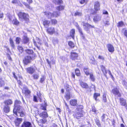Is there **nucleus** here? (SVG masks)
Here are the masks:
<instances>
[{"instance_id": "f257e3e1", "label": "nucleus", "mask_w": 127, "mask_h": 127, "mask_svg": "<svg viewBox=\"0 0 127 127\" xmlns=\"http://www.w3.org/2000/svg\"><path fill=\"white\" fill-rule=\"evenodd\" d=\"M80 85L82 88L87 89V93L91 92L92 91L93 89H95V85L92 84L91 86L89 87L87 83L83 81H81L80 82Z\"/></svg>"}, {"instance_id": "f03ea898", "label": "nucleus", "mask_w": 127, "mask_h": 127, "mask_svg": "<svg viewBox=\"0 0 127 127\" xmlns=\"http://www.w3.org/2000/svg\"><path fill=\"white\" fill-rule=\"evenodd\" d=\"M17 15L19 19L23 20L26 23L29 22L30 16L28 13L22 11H20Z\"/></svg>"}, {"instance_id": "7ed1b4c3", "label": "nucleus", "mask_w": 127, "mask_h": 127, "mask_svg": "<svg viewBox=\"0 0 127 127\" xmlns=\"http://www.w3.org/2000/svg\"><path fill=\"white\" fill-rule=\"evenodd\" d=\"M36 57L35 54H34L32 57L29 55L26 56L23 59V63L24 65H27L31 62L32 60L34 59Z\"/></svg>"}, {"instance_id": "20e7f679", "label": "nucleus", "mask_w": 127, "mask_h": 127, "mask_svg": "<svg viewBox=\"0 0 127 127\" xmlns=\"http://www.w3.org/2000/svg\"><path fill=\"white\" fill-rule=\"evenodd\" d=\"M100 3L99 1H95L94 4V11L91 13V14L94 15L96 14L98 11L100 10Z\"/></svg>"}, {"instance_id": "39448f33", "label": "nucleus", "mask_w": 127, "mask_h": 127, "mask_svg": "<svg viewBox=\"0 0 127 127\" xmlns=\"http://www.w3.org/2000/svg\"><path fill=\"white\" fill-rule=\"evenodd\" d=\"M37 69V68L35 65L33 66H31L26 68V70L27 73L29 74L32 75L35 72L36 70Z\"/></svg>"}, {"instance_id": "423d86ee", "label": "nucleus", "mask_w": 127, "mask_h": 127, "mask_svg": "<svg viewBox=\"0 0 127 127\" xmlns=\"http://www.w3.org/2000/svg\"><path fill=\"white\" fill-rule=\"evenodd\" d=\"M36 41L35 40H33V42L34 45L36 46L37 49L39 50H40V46L41 45L42 43L41 42V39L38 37H36Z\"/></svg>"}, {"instance_id": "0eeeda50", "label": "nucleus", "mask_w": 127, "mask_h": 127, "mask_svg": "<svg viewBox=\"0 0 127 127\" xmlns=\"http://www.w3.org/2000/svg\"><path fill=\"white\" fill-rule=\"evenodd\" d=\"M111 92L115 95H117L118 97L121 96V94L120 92L119 89L117 87H115L112 90Z\"/></svg>"}, {"instance_id": "6e6552de", "label": "nucleus", "mask_w": 127, "mask_h": 127, "mask_svg": "<svg viewBox=\"0 0 127 127\" xmlns=\"http://www.w3.org/2000/svg\"><path fill=\"white\" fill-rule=\"evenodd\" d=\"M22 92L26 96H28L30 95L31 91L27 86L23 87L22 90Z\"/></svg>"}, {"instance_id": "1a4fd4ad", "label": "nucleus", "mask_w": 127, "mask_h": 127, "mask_svg": "<svg viewBox=\"0 0 127 127\" xmlns=\"http://www.w3.org/2000/svg\"><path fill=\"white\" fill-rule=\"evenodd\" d=\"M78 53L73 52L70 53V58L72 60L75 61L78 59Z\"/></svg>"}, {"instance_id": "9d476101", "label": "nucleus", "mask_w": 127, "mask_h": 127, "mask_svg": "<svg viewBox=\"0 0 127 127\" xmlns=\"http://www.w3.org/2000/svg\"><path fill=\"white\" fill-rule=\"evenodd\" d=\"M46 28V31L47 33L51 35L55 33V28L54 27H51Z\"/></svg>"}, {"instance_id": "9b49d317", "label": "nucleus", "mask_w": 127, "mask_h": 127, "mask_svg": "<svg viewBox=\"0 0 127 127\" xmlns=\"http://www.w3.org/2000/svg\"><path fill=\"white\" fill-rule=\"evenodd\" d=\"M83 26L85 27L84 29L87 31H89V28H95L94 26L92 25H91L89 24L88 23H84Z\"/></svg>"}, {"instance_id": "f8f14e48", "label": "nucleus", "mask_w": 127, "mask_h": 127, "mask_svg": "<svg viewBox=\"0 0 127 127\" xmlns=\"http://www.w3.org/2000/svg\"><path fill=\"white\" fill-rule=\"evenodd\" d=\"M100 70L102 72L103 75L106 77H107V74L108 70L106 68L105 66L103 65H101L100 66Z\"/></svg>"}, {"instance_id": "ddd939ff", "label": "nucleus", "mask_w": 127, "mask_h": 127, "mask_svg": "<svg viewBox=\"0 0 127 127\" xmlns=\"http://www.w3.org/2000/svg\"><path fill=\"white\" fill-rule=\"evenodd\" d=\"M28 2L29 4L27 3L26 2H24L23 3L25 5V7L27 8L30 9H32V8L30 4L32 3L33 2V1L32 0H26Z\"/></svg>"}, {"instance_id": "4468645a", "label": "nucleus", "mask_w": 127, "mask_h": 127, "mask_svg": "<svg viewBox=\"0 0 127 127\" xmlns=\"http://www.w3.org/2000/svg\"><path fill=\"white\" fill-rule=\"evenodd\" d=\"M21 127H32V126L30 122L25 121L23 123Z\"/></svg>"}, {"instance_id": "2eb2a0df", "label": "nucleus", "mask_w": 127, "mask_h": 127, "mask_svg": "<svg viewBox=\"0 0 127 127\" xmlns=\"http://www.w3.org/2000/svg\"><path fill=\"white\" fill-rule=\"evenodd\" d=\"M107 47L108 51L111 53H113L114 51V48L113 45L110 44H108Z\"/></svg>"}, {"instance_id": "dca6fc26", "label": "nucleus", "mask_w": 127, "mask_h": 127, "mask_svg": "<svg viewBox=\"0 0 127 127\" xmlns=\"http://www.w3.org/2000/svg\"><path fill=\"white\" fill-rule=\"evenodd\" d=\"M120 103L121 105L126 106L127 105L126 100L123 98H119Z\"/></svg>"}, {"instance_id": "f3484780", "label": "nucleus", "mask_w": 127, "mask_h": 127, "mask_svg": "<svg viewBox=\"0 0 127 127\" xmlns=\"http://www.w3.org/2000/svg\"><path fill=\"white\" fill-rule=\"evenodd\" d=\"M50 22L49 21L46 19H44L42 21V24L44 27L46 28L49 26Z\"/></svg>"}, {"instance_id": "a211bd4d", "label": "nucleus", "mask_w": 127, "mask_h": 127, "mask_svg": "<svg viewBox=\"0 0 127 127\" xmlns=\"http://www.w3.org/2000/svg\"><path fill=\"white\" fill-rule=\"evenodd\" d=\"M50 59H52V60H51L50 61L48 59H46V61L48 64H49V67L50 68L51 67V64H55V60H54L53 57H50Z\"/></svg>"}, {"instance_id": "6ab92c4d", "label": "nucleus", "mask_w": 127, "mask_h": 127, "mask_svg": "<svg viewBox=\"0 0 127 127\" xmlns=\"http://www.w3.org/2000/svg\"><path fill=\"white\" fill-rule=\"evenodd\" d=\"M39 116L43 118H46L48 117V114L46 112H38Z\"/></svg>"}, {"instance_id": "aec40b11", "label": "nucleus", "mask_w": 127, "mask_h": 127, "mask_svg": "<svg viewBox=\"0 0 127 127\" xmlns=\"http://www.w3.org/2000/svg\"><path fill=\"white\" fill-rule=\"evenodd\" d=\"M22 121V118H17L15 120L14 122L16 126L19 127Z\"/></svg>"}, {"instance_id": "412c9836", "label": "nucleus", "mask_w": 127, "mask_h": 127, "mask_svg": "<svg viewBox=\"0 0 127 127\" xmlns=\"http://www.w3.org/2000/svg\"><path fill=\"white\" fill-rule=\"evenodd\" d=\"M25 51L26 54L29 55H33V56L35 54H34V52L32 49H26L25 50Z\"/></svg>"}, {"instance_id": "4be33fe9", "label": "nucleus", "mask_w": 127, "mask_h": 127, "mask_svg": "<svg viewBox=\"0 0 127 127\" xmlns=\"http://www.w3.org/2000/svg\"><path fill=\"white\" fill-rule=\"evenodd\" d=\"M70 104L72 106H76L77 104V100L76 99H72L70 101Z\"/></svg>"}, {"instance_id": "5701e85b", "label": "nucleus", "mask_w": 127, "mask_h": 127, "mask_svg": "<svg viewBox=\"0 0 127 127\" xmlns=\"http://www.w3.org/2000/svg\"><path fill=\"white\" fill-rule=\"evenodd\" d=\"M3 102L5 105L8 106L12 104L13 101L12 99H8L5 100Z\"/></svg>"}, {"instance_id": "b1692460", "label": "nucleus", "mask_w": 127, "mask_h": 127, "mask_svg": "<svg viewBox=\"0 0 127 127\" xmlns=\"http://www.w3.org/2000/svg\"><path fill=\"white\" fill-rule=\"evenodd\" d=\"M75 34V29H71L70 32V36L73 39H74Z\"/></svg>"}, {"instance_id": "393cba45", "label": "nucleus", "mask_w": 127, "mask_h": 127, "mask_svg": "<svg viewBox=\"0 0 127 127\" xmlns=\"http://www.w3.org/2000/svg\"><path fill=\"white\" fill-rule=\"evenodd\" d=\"M29 38L27 36H24L22 39V42L24 44H26L29 42Z\"/></svg>"}, {"instance_id": "a878e982", "label": "nucleus", "mask_w": 127, "mask_h": 127, "mask_svg": "<svg viewBox=\"0 0 127 127\" xmlns=\"http://www.w3.org/2000/svg\"><path fill=\"white\" fill-rule=\"evenodd\" d=\"M89 75V78L91 81L93 82H95V78L93 73L91 72Z\"/></svg>"}, {"instance_id": "bb28decb", "label": "nucleus", "mask_w": 127, "mask_h": 127, "mask_svg": "<svg viewBox=\"0 0 127 127\" xmlns=\"http://www.w3.org/2000/svg\"><path fill=\"white\" fill-rule=\"evenodd\" d=\"M13 113L18 116H19L21 117H23L25 115L23 112H13Z\"/></svg>"}, {"instance_id": "cd10ccee", "label": "nucleus", "mask_w": 127, "mask_h": 127, "mask_svg": "<svg viewBox=\"0 0 127 127\" xmlns=\"http://www.w3.org/2000/svg\"><path fill=\"white\" fill-rule=\"evenodd\" d=\"M9 41L11 47L12 49H14L15 48V45L13 38L10 37L9 39Z\"/></svg>"}, {"instance_id": "c85d7f7f", "label": "nucleus", "mask_w": 127, "mask_h": 127, "mask_svg": "<svg viewBox=\"0 0 127 127\" xmlns=\"http://www.w3.org/2000/svg\"><path fill=\"white\" fill-rule=\"evenodd\" d=\"M77 112V113L75 115L77 119H79L80 117L83 116V114L81 112Z\"/></svg>"}, {"instance_id": "c756f323", "label": "nucleus", "mask_w": 127, "mask_h": 127, "mask_svg": "<svg viewBox=\"0 0 127 127\" xmlns=\"http://www.w3.org/2000/svg\"><path fill=\"white\" fill-rule=\"evenodd\" d=\"M47 105L46 102H45L44 104H41L40 105V109L44 111L46 110V107Z\"/></svg>"}, {"instance_id": "7c9ffc66", "label": "nucleus", "mask_w": 127, "mask_h": 127, "mask_svg": "<svg viewBox=\"0 0 127 127\" xmlns=\"http://www.w3.org/2000/svg\"><path fill=\"white\" fill-rule=\"evenodd\" d=\"M17 49L20 53L22 54L24 51V49L23 47L20 45H18L17 46Z\"/></svg>"}, {"instance_id": "2f4dec72", "label": "nucleus", "mask_w": 127, "mask_h": 127, "mask_svg": "<svg viewBox=\"0 0 127 127\" xmlns=\"http://www.w3.org/2000/svg\"><path fill=\"white\" fill-rule=\"evenodd\" d=\"M100 94L97 93H94L93 95V98L96 101L98 100L97 97L100 96Z\"/></svg>"}, {"instance_id": "473e14b6", "label": "nucleus", "mask_w": 127, "mask_h": 127, "mask_svg": "<svg viewBox=\"0 0 127 127\" xmlns=\"http://www.w3.org/2000/svg\"><path fill=\"white\" fill-rule=\"evenodd\" d=\"M12 23L13 25L18 26L19 25L20 22L16 18H15L13 19Z\"/></svg>"}, {"instance_id": "72a5a7b5", "label": "nucleus", "mask_w": 127, "mask_h": 127, "mask_svg": "<svg viewBox=\"0 0 127 127\" xmlns=\"http://www.w3.org/2000/svg\"><path fill=\"white\" fill-rule=\"evenodd\" d=\"M125 26L124 22L122 21H120L119 22L117 25V26L118 28L122 27Z\"/></svg>"}, {"instance_id": "f704fd0d", "label": "nucleus", "mask_w": 127, "mask_h": 127, "mask_svg": "<svg viewBox=\"0 0 127 127\" xmlns=\"http://www.w3.org/2000/svg\"><path fill=\"white\" fill-rule=\"evenodd\" d=\"M84 71L87 76H88L90 74L89 69L87 67H85L83 68Z\"/></svg>"}, {"instance_id": "c9c22d12", "label": "nucleus", "mask_w": 127, "mask_h": 127, "mask_svg": "<svg viewBox=\"0 0 127 127\" xmlns=\"http://www.w3.org/2000/svg\"><path fill=\"white\" fill-rule=\"evenodd\" d=\"M68 45L70 48L71 49L73 48L75 46V45L74 43L71 41H68Z\"/></svg>"}, {"instance_id": "e433bc0d", "label": "nucleus", "mask_w": 127, "mask_h": 127, "mask_svg": "<svg viewBox=\"0 0 127 127\" xmlns=\"http://www.w3.org/2000/svg\"><path fill=\"white\" fill-rule=\"evenodd\" d=\"M101 19V17H99L98 15L95 16L93 18V20L95 22H96L100 20Z\"/></svg>"}, {"instance_id": "4c0bfd02", "label": "nucleus", "mask_w": 127, "mask_h": 127, "mask_svg": "<svg viewBox=\"0 0 127 127\" xmlns=\"http://www.w3.org/2000/svg\"><path fill=\"white\" fill-rule=\"evenodd\" d=\"M18 78H19V80H18V78L17 79V80H16L17 81V82L18 83L19 86L20 87V86H22V83L20 80V79H22V77L20 75H19Z\"/></svg>"}, {"instance_id": "58836bf2", "label": "nucleus", "mask_w": 127, "mask_h": 127, "mask_svg": "<svg viewBox=\"0 0 127 127\" xmlns=\"http://www.w3.org/2000/svg\"><path fill=\"white\" fill-rule=\"evenodd\" d=\"M64 96L67 100H68L71 97V95L70 93H66Z\"/></svg>"}, {"instance_id": "ea45409f", "label": "nucleus", "mask_w": 127, "mask_h": 127, "mask_svg": "<svg viewBox=\"0 0 127 127\" xmlns=\"http://www.w3.org/2000/svg\"><path fill=\"white\" fill-rule=\"evenodd\" d=\"M21 108L20 105H14L13 111H19Z\"/></svg>"}, {"instance_id": "a19ab883", "label": "nucleus", "mask_w": 127, "mask_h": 127, "mask_svg": "<svg viewBox=\"0 0 127 127\" xmlns=\"http://www.w3.org/2000/svg\"><path fill=\"white\" fill-rule=\"evenodd\" d=\"M75 72L76 75L77 76H80L81 75V73L79 69L76 68L75 69Z\"/></svg>"}, {"instance_id": "79ce46f5", "label": "nucleus", "mask_w": 127, "mask_h": 127, "mask_svg": "<svg viewBox=\"0 0 127 127\" xmlns=\"http://www.w3.org/2000/svg\"><path fill=\"white\" fill-rule=\"evenodd\" d=\"M36 95L39 99V101L40 102H42V97H41L42 94L40 92H37L36 93Z\"/></svg>"}, {"instance_id": "37998d69", "label": "nucleus", "mask_w": 127, "mask_h": 127, "mask_svg": "<svg viewBox=\"0 0 127 127\" xmlns=\"http://www.w3.org/2000/svg\"><path fill=\"white\" fill-rule=\"evenodd\" d=\"M51 24L53 25H55L57 24L58 22L56 19H52L50 20Z\"/></svg>"}, {"instance_id": "c03bdc74", "label": "nucleus", "mask_w": 127, "mask_h": 127, "mask_svg": "<svg viewBox=\"0 0 127 127\" xmlns=\"http://www.w3.org/2000/svg\"><path fill=\"white\" fill-rule=\"evenodd\" d=\"M106 95V93H104L102 95V101L104 103H106L107 102Z\"/></svg>"}, {"instance_id": "a18cd8bd", "label": "nucleus", "mask_w": 127, "mask_h": 127, "mask_svg": "<svg viewBox=\"0 0 127 127\" xmlns=\"http://www.w3.org/2000/svg\"><path fill=\"white\" fill-rule=\"evenodd\" d=\"M84 107L82 105L78 106L76 108V110L78 111H83Z\"/></svg>"}, {"instance_id": "49530a36", "label": "nucleus", "mask_w": 127, "mask_h": 127, "mask_svg": "<svg viewBox=\"0 0 127 127\" xmlns=\"http://www.w3.org/2000/svg\"><path fill=\"white\" fill-rule=\"evenodd\" d=\"M52 17H57L60 16V13H58L57 11H54L53 13L52 14Z\"/></svg>"}, {"instance_id": "de8ad7c7", "label": "nucleus", "mask_w": 127, "mask_h": 127, "mask_svg": "<svg viewBox=\"0 0 127 127\" xmlns=\"http://www.w3.org/2000/svg\"><path fill=\"white\" fill-rule=\"evenodd\" d=\"M64 6L60 5L57 6L56 8L58 10L60 11L64 10Z\"/></svg>"}, {"instance_id": "09e8293b", "label": "nucleus", "mask_w": 127, "mask_h": 127, "mask_svg": "<svg viewBox=\"0 0 127 127\" xmlns=\"http://www.w3.org/2000/svg\"><path fill=\"white\" fill-rule=\"evenodd\" d=\"M82 15V13L81 12H79L77 11L74 14V16H81Z\"/></svg>"}, {"instance_id": "8fccbe9b", "label": "nucleus", "mask_w": 127, "mask_h": 127, "mask_svg": "<svg viewBox=\"0 0 127 127\" xmlns=\"http://www.w3.org/2000/svg\"><path fill=\"white\" fill-rule=\"evenodd\" d=\"M21 39L19 37H17L15 39L16 43L17 44H19L21 42Z\"/></svg>"}, {"instance_id": "3c124183", "label": "nucleus", "mask_w": 127, "mask_h": 127, "mask_svg": "<svg viewBox=\"0 0 127 127\" xmlns=\"http://www.w3.org/2000/svg\"><path fill=\"white\" fill-rule=\"evenodd\" d=\"M22 103L21 101L19 100L16 99L14 101V105H20Z\"/></svg>"}, {"instance_id": "603ef678", "label": "nucleus", "mask_w": 127, "mask_h": 127, "mask_svg": "<svg viewBox=\"0 0 127 127\" xmlns=\"http://www.w3.org/2000/svg\"><path fill=\"white\" fill-rule=\"evenodd\" d=\"M3 110L4 111H9L10 108L9 106L7 105H5L4 106Z\"/></svg>"}, {"instance_id": "864d4df0", "label": "nucleus", "mask_w": 127, "mask_h": 127, "mask_svg": "<svg viewBox=\"0 0 127 127\" xmlns=\"http://www.w3.org/2000/svg\"><path fill=\"white\" fill-rule=\"evenodd\" d=\"M32 77L33 79L37 80L38 79L39 76L37 74H34L32 75Z\"/></svg>"}, {"instance_id": "5fc2aeb1", "label": "nucleus", "mask_w": 127, "mask_h": 127, "mask_svg": "<svg viewBox=\"0 0 127 127\" xmlns=\"http://www.w3.org/2000/svg\"><path fill=\"white\" fill-rule=\"evenodd\" d=\"M70 86L67 84H66L64 86L66 90L68 91H69L70 90Z\"/></svg>"}, {"instance_id": "6e6d98bb", "label": "nucleus", "mask_w": 127, "mask_h": 127, "mask_svg": "<svg viewBox=\"0 0 127 127\" xmlns=\"http://www.w3.org/2000/svg\"><path fill=\"white\" fill-rule=\"evenodd\" d=\"M4 84V81L2 80V78H0V87H2Z\"/></svg>"}, {"instance_id": "4d7b16f0", "label": "nucleus", "mask_w": 127, "mask_h": 127, "mask_svg": "<svg viewBox=\"0 0 127 127\" xmlns=\"http://www.w3.org/2000/svg\"><path fill=\"white\" fill-rule=\"evenodd\" d=\"M44 15L47 17H49L51 14H52L50 12L46 11L44 12Z\"/></svg>"}, {"instance_id": "13d9d810", "label": "nucleus", "mask_w": 127, "mask_h": 127, "mask_svg": "<svg viewBox=\"0 0 127 127\" xmlns=\"http://www.w3.org/2000/svg\"><path fill=\"white\" fill-rule=\"evenodd\" d=\"M45 77L44 76H42V77L40 78V82L41 83H42L44 81Z\"/></svg>"}, {"instance_id": "bf43d9fd", "label": "nucleus", "mask_w": 127, "mask_h": 127, "mask_svg": "<svg viewBox=\"0 0 127 127\" xmlns=\"http://www.w3.org/2000/svg\"><path fill=\"white\" fill-rule=\"evenodd\" d=\"M95 123L99 127H100L101 125L99 121L97 119L95 121Z\"/></svg>"}, {"instance_id": "052dcab7", "label": "nucleus", "mask_w": 127, "mask_h": 127, "mask_svg": "<svg viewBox=\"0 0 127 127\" xmlns=\"http://www.w3.org/2000/svg\"><path fill=\"white\" fill-rule=\"evenodd\" d=\"M46 122V120L45 119H41L39 121V124L42 123L43 124H45Z\"/></svg>"}, {"instance_id": "680f3d73", "label": "nucleus", "mask_w": 127, "mask_h": 127, "mask_svg": "<svg viewBox=\"0 0 127 127\" xmlns=\"http://www.w3.org/2000/svg\"><path fill=\"white\" fill-rule=\"evenodd\" d=\"M88 1V0H80L79 1L80 3L81 4H83L85 2Z\"/></svg>"}, {"instance_id": "e2e57ef3", "label": "nucleus", "mask_w": 127, "mask_h": 127, "mask_svg": "<svg viewBox=\"0 0 127 127\" xmlns=\"http://www.w3.org/2000/svg\"><path fill=\"white\" fill-rule=\"evenodd\" d=\"M33 100L35 102H38V100L37 99V97L36 95H34L33 96Z\"/></svg>"}, {"instance_id": "0e129e2a", "label": "nucleus", "mask_w": 127, "mask_h": 127, "mask_svg": "<svg viewBox=\"0 0 127 127\" xmlns=\"http://www.w3.org/2000/svg\"><path fill=\"white\" fill-rule=\"evenodd\" d=\"M108 73L109 74L110 76H111V78L112 79V80H114V77H113V76L112 75L110 70H108Z\"/></svg>"}, {"instance_id": "69168bd1", "label": "nucleus", "mask_w": 127, "mask_h": 127, "mask_svg": "<svg viewBox=\"0 0 127 127\" xmlns=\"http://www.w3.org/2000/svg\"><path fill=\"white\" fill-rule=\"evenodd\" d=\"M57 4L60 5L63 3V2L62 0H58L57 1Z\"/></svg>"}, {"instance_id": "338daca9", "label": "nucleus", "mask_w": 127, "mask_h": 127, "mask_svg": "<svg viewBox=\"0 0 127 127\" xmlns=\"http://www.w3.org/2000/svg\"><path fill=\"white\" fill-rule=\"evenodd\" d=\"M98 58L100 59H101L102 60H104V58L102 56L100 55H99L98 57Z\"/></svg>"}, {"instance_id": "774afa93", "label": "nucleus", "mask_w": 127, "mask_h": 127, "mask_svg": "<svg viewBox=\"0 0 127 127\" xmlns=\"http://www.w3.org/2000/svg\"><path fill=\"white\" fill-rule=\"evenodd\" d=\"M123 33L124 35L127 38V30H125Z\"/></svg>"}]
</instances>
